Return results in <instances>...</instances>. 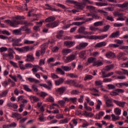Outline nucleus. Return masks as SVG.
Listing matches in <instances>:
<instances>
[{"mask_svg": "<svg viewBox=\"0 0 128 128\" xmlns=\"http://www.w3.org/2000/svg\"><path fill=\"white\" fill-rule=\"evenodd\" d=\"M72 50L70 49H63L62 50V54L63 56H66V54H68L70 52H72Z\"/></svg>", "mask_w": 128, "mask_h": 128, "instance_id": "obj_23", "label": "nucleus"}, {"mask_svg": "<svg viewBox=\"0 0 128 128\" xmlns=\"http://www.w3.org/2000/svg\"><path fill=\"white\" fill-rule=\"evenodd\" d=\"M55 61L56 59L54 58H50L48 59L46 62L48 64H51V62H54Z\"/></svg>", "mask_w": 128, "mask_h": 128, "instance_id": "obj_47", "label": "nucleus"}, {"mask_svg": "<svg viewBox=\"0 0 128 128\" xmlns=\"http://www.w3.org/2000/svg\"><path fill=\"white\" fill-rule=\"evenodd\" d=\"M119 16L120 18L116 19V20H125L126 18V16H124V18H122L124 16V14L122 13H119Z\"/></svg>", "mask_w": 128, "mask_h": 128, "instance_id": "obj_34", "label": "nucleus"}, {"mask_svg": "<svg viewBox=\"0 0 128 128\" xmlns=\"http://www.w3.org/2000/svg\"><path fill=\"white\" fill-rule=\"evenodd\" d=\"M114 42H116V44H124V40H120L118 39H116L114 40Z\"/></svg>", "mask_w": 128, "mask_h": 128, "instance_id": "obj_58", "label": "nucleus"}, {"mask_svg": "<svg viewBox=\"0 0 128 128\" xmlns=\"http://www.w3.org/2000/svg\"><path fill=\"white\" fill-rule=\"evenodd\" d=\"M8 90H6L2 92L0 94V98H4V96H6V94H8Z\"/></svg>", "mask_w": 128, "mask_h": 128, "instance_id": "obj_38", "label": "nucleus"}, {"mask_svg": "<svg viewBox=\"0 0 128 128\" xmlns=\"http://www.w3.org/2000/svg\"><path fill=\"white\" fill-rule=\"evenodd\" d=\"M114 102L116 104V106H120V108H124V104H126L125 102H122L120 101H118L116 100H113Z\"/></svg>", "mask_w": 128, "mask_h": 128, "instance_id": "obj_17", "label": "nucleus"}, {"mask_svg": "<svg viewBox=\"0 0 128 128\" xmlns=\"http://www.w3.org/2000/svg\"><path fill=\"white\" fill-rule=\"evenodd\" d=\"M116 6L122 8L119 10L120 12H126V10H128V2H124L122 4H116Z\"/></svg>", "mask_w": 128, "mask_h": 128, "instance_id": "obj_4", "label": "nucleus"}, {"mask_svg": "<svg viewBox=\"0 0 128 128\" xmlns=\"http://www.w3.org/2000/svg\"><path fill=\"white\" fill-rule=\"evenodd\" d=\"M20 42H22L21 38H12V46H22V44H18Z\"/></svg>", "mask_w": 128, "mask_h": 128, "instance_id": "obj_8", "label": "nucleus"}, {"mask_svg": "<svg viewBox=\"0 0 128 128\" xmlns=\"http://www.w3.org/2000/svg\"><path fill=\"white\" fill-rule=\"evenodd\" d=\"M61 68L62 70L65 72H70V70H72V66H61Z\"/></svg>", "mask_w": 128, "mask_h": 128, "instance_id": "obj_30", "label": "nucleus"}, {"mask_svg": "<svg viewBox=\"0 0 128 128\" xmlns=\"http://www.w3.org/2000/svg\"><path fill=\"white\" fill-rule=\"evenodd\" d=\"M46 84H48V86L46 85V84H40L39 86H43L44 88H47V90H52V81L50 80H48L46 81Z\"/></svg>", "mask_w": 128, "mask_h": 128, "instance_id": "obj_5", "label": "nucleus"}, {"mask_svg": "<svg viewBox=\"0 0 128 128\" xmlns=\"http://www.w3.org/2000/svg\"><path fill=\"white\" fill-rule=\"evenodd\" d=\"M83 38H86L87 40H94V36H84Z\"/></svg>", "mask_w": 128, "mask_h": 128, "instance_id": "obj_52", "label": "nucleus"}, {"mask_svg": "<svg viewBox=\"0 0 128 128\" xmlns=\"http://www.w3.org/2000/svg\"><path fill=\"white\" fill-rule=\"evenodd\" d=\"M118 46H118V44H110L108 45L109 48H118Z\"/></svg>", "mask_w": 128, "mask_h": 128, "instance_id": "obj_64", "label": "nucleus"}, {"mask_svg": "<svg viewBox=\"0 0 128 128\" xmlns=\"http://www.w3.org/2000/svg\"><path fill=\"white\" fill-rule=\"evenodd\" d=\"M96 58L94 57H90L88 58L87 62H88V64H94V62H96Z\"/></svg>", "mask_w": 128, "mask_h": 128, "instance_id": "obj_27", "label": "nucleus"}, {"mask_svg": "<svg viewBox=\"0 0 128 128\" xmlns=\"http://www.w3.org/2000/svg\"><path fill=\"white\" fill-rule=\"evenodd\" d=\"M18 62L19 63V66H20V70H26V68H25L24 66V64H24V62L23 61H18Z\"/></svg>", "mask_w": 128, "mask_h": 128, "instance_id": "obj_43", "label": "nucleus"}, {"mask_svg": "<svg viewBox=\"0 0 128 128\" xmlns=\"http://www.w3.org/2000/svg\"><path fill=\"white\" fill-rule=\"evenodd\" d=\"M86 100L87 101V102L88 103H89L90 106H94V102L92 101H91L90 99V98H88L86 99Z\"/></svg>", "mask_w": 128, "mask_h": 128, "instance_id": "obj_54", "label": "nucleus"}, {"mask_svg": "<svg viewBox=\"0 0 128 128\" xmlns=\"http://www.w3.org/2000/svg\"><path fill=\"white\" fill-rule=\"evenodd\" d=\"M114 74V72H110L108 73L107 74L106 76H102V78H108L109 76H112Z\"/></svg>", "mask_w": 128, "mask_h": 128, "instance_id": "obj_59", "label": "nucleus"}, {"mask_svg": "<svg viewBox=\"0 0 128 128\" xmlns=\"http://www.w3.org/2000/svg\"><path fill=\"white\" fill-rule=\"evenodd\" d=\"M32 90H34V92H38V86L33 84L32 86Z\"/></svg>", "mask_w": 128, "mask_h": 128, "instance_id": "obj_62", "label": "nucleus"}, {"mask_svg": "<svg viewBox=\"0 0 128 128\" xmlns=\"http://www.w3.org/2000/svg\"><path fill=\"white\" fill-rule=\"evenodd\" d=\"M115 92L118 94H118H124V89L118 88L115 90Z\"/></svg>", "mask_w": 128, "mask_h": 128, "instance_id": "obj_53", "label": "nucleus"}, {"mask_svg": "<svg viewBox=\"0 0 128 128\" xmlns=\"http://www.w3.org/2000/svg\"><path fill=\"white\" fill-rule=\"evenodd\" d=\"M84 108L86 110H88L89 112H92V108L88 106V104L86 102L84 103Z\"/></svg>", "mask_w": 128, "mask_h": 128, "instance_id": "obj_46", "label": "nucleus"}, {"mask_svg": "<svg viewBox=\"0 0 128 128\" xmlns=\"http://www.w3.org/2000/svg\"><path fill=\"white\" fill-rule=\"evenodd\" d=\"M75 54H70V56H67L66 59V62H72L76 58Z\"/></svg>", "mask_w": 128, "mask_h": 128, "instance_id": "obj_14", "label": "nucleus"}, {"mask_svg": "<svg viewBox=\"0 0 128 128\" xmlns=\"http://www.w3.org/2000/svg\"><path fill=\"white\" fill-rule=\"evenodd\" d=\"M110 25H106L104 27L103 29L100 28V30H99V31L101 32H108V30H110Z\"/></svg>", "mask_w": 128, "mask_h": 128, "instance_id": "obj_20", "label": "nucleus"}, {"mask_svg": "<svg viewBox=\"0 0 128 128\" xmlns=\"http://www.w3.org/2000/svg\"><path fill=\"white\" fill-rule=\"evenodd\" d=\"M56 20V17L50 16L45 20L46 22H54Z\"/></svg>", "mask_w": 128, "mask_h": 128, "instance_id": "obj_22", "label": "nucleus"}, {"mask_svg": "<svg viewBox=\"0 0 128 128\" xmlns=\"http://www.w3.org/2000/svg\"><path fill=\"white\" fill-rule=\"evenodd\" d=\"M71 94H80V92L77 90H72L70 92Z\"/></svg>", "mask_w": 128, "mask_h": 128, "instance_id": "obj_63", "label": "nucleus"}, {"mask_svg": "<svg viewBox=\"0 0 128 128\" xmlns=\"http://www.w3.org/2000/svg\"><path fill=\"white\" fill-rule=\"evenodd\" d=\"M87 8H88V10H90V12H96V7L94 6H86Z\"/></svg>", "mask_w": 128, "mask_h": 128, "instance_id": "obj_50", "label": "nucleus"}, {"mask_svg": "<svg viewBox=\"0 0 128 128\" xmlns=\"http://www.w3.org/2000/svg\"><path fill=\"white\" fill-rule=\"evenodd\" d=\"M14 48L16 50H17V52H26L30 50V47L28 46H26L22 48L14 47Z\"/></svg>", "mask_w": 128, "mask_h": 128, "instance_id": "obj_9", "label": "nucleus"}, {"mask_svg": "<svg viewBox=\"0 0 128 128\" xmlns=\"http://www.w3.org/2000/svg\"><path fill=\"white\" fill-rule=\"evenodd\" d=\"M64 32L62 30L59 31L56 34L57 38H61L62 36V34H64Z\"/></svg>", "mask_w": 128, "mask_h": 128, "instance_id": "obj_35", "label": "nucleus"}, {"mask_svg": "<svg viewBox=\"0 0 128 128\" xmlns=\"http://www.w3.org/2000/svg\"><path fill=\"white\" fill-rule=\"evenodd\" d=\"M85 27H80L78 30V34H83L86 35V31Z\"/></svg>", "mask_w": 128, "mask_h": 128, "instance_id": "obj_18", "label": "nucleus"}, {"mask_svg": "<svg viewBox=\"0 0 128 128\" xmlns=\"http://www.w3.org/2000/svg\"><path fill=\"white\" fill-rule=\"evenodd\" d=\"M106 42L104 41L100 42L98 43H97L95 45L94 48H102L104 46H106Z\"/></svg>", "mask_w": 128, "mask_h": 128, "instance_id": "obj_16", "label": "nucleus"}, {"mask_svg": "<svg viewBox=\"0 0 128 128\" xmlns=\"http://www.w3.org/2000/svg\"><path fill=\"white\" fill-rule=\"evenodd\" d=\"M106 56L107 58H116V54L112 52H108L106 54Z\"/></svg>", "mask_w": 128, "mask_h": 128, "instance_id": "obj_13", "label": "nucleus"}, {"mask_svg": "<svg viewBox=\"0 0 128 128\" xmlns=\"http://www.w3.org/2000/svg\"><path fill=\"white\" fill-rule=\"evenodd\" d=\"M64 84H72L75 88H84V84H76V82L75 80H67L64 81Z\"/></svg>", "mask_w": 128, "mask_h": 128, "instance_id": "obj_3", "label": "nucleus"}, {"mask_svg": "<svg viewBox=\"0 0 128 128\" xmlns=\"http://www.w3.org/2000/svg\"><path fill=\"white\" fill-rule=\"evenodd\" d=\"M84 56H86V51L84 50H83L79 53V58H83L84 60L86 58Z\"/></svg>", "mask_w": 128, "mask_h": 128, "instance_id": "obj_37", "label": "nucleus"}, {"mask_svg": "<svg viewBox=\"0 0 128 128\" xmlns=\"http://www.w3.org/2000/svg\"><path fill=\"white\" fill-rule=\"evenodd\" d=\"M64 44H65L67 48H72L76 44V42L72 41H64Z\"/></svg>", "mask_w": 128, "mask_h": 128, "instance_id": "obj_12", "label": "nucleus"}, {"mask_svg": "<svg viewBox=\"0 0 128 128\" xmlns=\"http://www.w3.org/2000/svg\"><path fill=\"white\" fill-rule=\"evenodd\" d=\"M0 34H6V36H10V33L6 30L1 31Z\"/></svg>", "mask_w": 128, "mask_h": 128, "instance_id": "obj_57", "label": "nucleus"}, {"mask_svg": "<svg viewBox=\"0 0 128 128\" xmlns=\"http://www.w3.org/2000/svg\"><path fill=\"white\" fill-rule=\"evenodd\" d=\"M30 98L31 100H33L34 102L40 101V98L35 96H30Z\"/></svg>", "mask_w": 128, "mask_h": 128, "instance_id": "obj_29", "label": "nucleus"}, {"mask_svg": "<svg viewBox=\"0 0 128 128\" xmlns=\"http://www.w3.org/2000/svg\"><path fill=\"white\" fill-rule=\"evenodd\" d=\"M58 104L61 106H64V104H66V101L64 100H60L58 102Z\"/></svg>", "mask_w": 128, "mask_h": 128, "instance_id": "obj_60", "label": "nucleus"}, {"mask_svg": "<svg viewBox=\"0 0 128 128\" xmlns=\"http://www.w3.org/2000/svg\"><path fill=\"white\" fill-rule=\"evenodd\" d=\"M93 76L92 75H86L84 78V80H92Z\"/></svg>", "mask_w": 128, "mask_h": 128, "instance_id": "obj_56", "label": "nucleus"}, {"mask_svg": "<svg viewBox=\"0 0 128 128\" xmlns=\"http://www.w3.org/2000/svg\"><path fill=\"white\" fill-rule=\"evenodd\" d=\"M96 86H98V88H102V80H96L94 82Z\"/></svg>", "mask_w": 128, "mask_h": 128, "instance_id": "obj_25", "label": "nucleus"}, {"mask_svg": "<svg viewBox=\"0 0 128 128\" xmlns=\"http://www.w3.org/2000/svg\"><path fill=\"white\" fill-rule=\"evenodd\" d=\"M59 24L60 21L56 20L54 22L46 24V26L47 28H56V26H58Z\"/></svg>", "mask_w": 128, "mask_h": 128, "instance_id": "obj_6", "label": "nucleus"}, {"mask_svg": "<svg viewBox=\"0 0 128 128\" xmlns=\"http://www.w3.org/2000/svg\"><path fill=\"white\" fill-rule=\"evenodd\" d=\"M34 41H30L28 40H24V44H34Z\"/></svg>", "mask_w": 128, "mask_h": 128, "instance_id": "obj_51", "label": "nucleus"}, {"mask_svg": "<svg viewBox=\"0 0 128 128\" xmlns=\"http://www.w3.org/2000/svg\"><path fill=\"white\" fill-rule=\"evenodd\" d=\"M66 90V88L65 86H62L60 88H58L56 90V94H64V92Z\"/></svg>", "mask_w": 128, "mask_h": 128, "instance_id": "obj_10", "label": "nucleus"}, {"mask_svg": "<svg viewBox=\"0 0 128 128\" xmlns=\"http://www.w3.org/2000/svg\"><path fill=\"white\" fill-rule=\"evenodd\" d=\"M70 121V119L68 118H64L63 120H60L59 122L60 124H68Z\"/></svg>", "mask_w": 128, "mask_h": 128, "instance_id": "obj_32", "label": "nucleus"}, {"mask_svg": "<svg viewBox=\"0 0 128 128\" xmlns=\"http://www.w3.org/2000/svg\"><path fill=\"white\" fill-rule=\"evenodd\" d=\"M64 82V78H60L59 80L55 81L56 86H60Z\"/></svg>", "mask_w": 128, "mask_h": 128, "instance_id": "obj_24", "label": "nucleus"}, {"mask_svg": "<svg viewBox=\"0 0 128 128\" xmlns=\"http://www.w3.org/2000/svg\"><path fill=\"white\" fill-rule=\"evenodd\" d=\"M46 100H47L48 102H54V98L52 96H49V97L46 98Z\"/></svg>", "mask_w": 128, "mask_h": 128, "instance_id": "obj_41", "label": "nucleus"}, {"mask_svg": "<svg viewBox=\"0 0 128 128\" xmlns=\"http://www.w3.org/2000/svg\"><path fill=\"white\" fill-rule=\"evenodd\" d=\"M56 74H62V76L66 74V72L62 70V69L60 68H57L56 69Z\"/></svg>", "mask_w": 128, "mask_h": 128, "instance_id": "obj_26", "label": "nucleus"}, {"mask_svg": "<svg viewBox=\"0 0 128 128\" xmlns=\"http://www.w3.org/2000/svg\"><path fill=\"white\" fill-rule=\"evenodd\" d=\"M12 20H5V22H6L12 28H18V24H28V21L21 20H26L24 16H20V15L16 16L13 17Z\"/></svg>", "mask_w": 128, "mask_h": 128, "instance_id": "obj_1", "label": "nucleus"}, {"mask_svg": "<svg viewBox=\"0 0 128 128\" xmlns=\"http://www.w3.org/2000/svg\"><path fill=\"white\" fill-rule=\"evenodd\" d=\"M124 56V52H120L117 55V58L118 60H122V57Z\"/></svg>", "mask_w": 128, "mask_h": 128, "instance_id": "obj_48", "label": "nucleus"}, {"mask_svg": "<svg viewBox=\"0 0 128 128\" xmlns=\"http://www.w3.org/2000/svg\"><path fill=\"white\" fill-rule=\"evenodd\" d=\"M120 31L118 30L116 32H114L110 36H109V38H118V36H120Z\"/></svg>", "mask_w": 128, "mask_h": 128, "instance_id": "obj_15", "label": "nucleus"}, {"mask_svg": "<svg viewBox=\"0 0 128 128\" xmlns=\"http://www.w3.org/2000/svg\"><path fill=\"white\" fill-rule=\"evenodd\" d=\"M114 68V66L112 64L106 66V72H110V70H112Z\"/></svg>", "mask_w": 128, "mask_h": 128, "instance_id": "obj_49", "label": "nucleus"}, {"mask_svg": "<svg viewBox=\"0 0 128 128\" xmlns=\"http://www.w3.org/2000/svg\"><path fill=\"white\" fill-rule=\"evenodd\" d=\"M104 64V63H102V62H100V61H95V62L92 64L93 66H100Z\"/></svg>", "mask_w": 128, "mask_h": 128, "instance_id": "obj_28", "label": "nucleus"}, {"mask_svg": "<svg viewBox=\"0 0 128 128\" xmlns=\"http://www.w3.org/2000/svg\"><path fill=\"white\" fill-rule=\"evenodd\" d=\"M84 22H74L72 23V26L74 24V26H82V24H84Z\"/></svg>", "mask_w": 128, "mask_h": 128, "instance_id": "obj_55", "label": "nucleus"}, {"mask_svg": "<svg viewBox=\"0 0 128 128\" xmlns=\"http://www.w3.org/2000/svg\"><path fill=\"white\" fill-rule=\"evenodd\" d=\"M111 116L112 117V120L113 122H116V120H118L120 118V116H116L114 114H112Z\"/></svg>", "mask_w": 128, "mask_h": 128, "instance_id": "obj_36", "label": "nucleus"}, {"mask_svg": "<svg viewBox=\"0 0 128 128\" xmlns=\"http://www.w3.org/2000/svg\"><path fill=\"white\" fill-rule=\"evenodd\" d=\"M102 104V101L100 100H98V104L96 106V110H100V106Z\"/></svg>", "mask_w": 128, "mask_h": 128, "instance_id": "obj_45", "label": "nucleus"}, {"mask_svg": "<svg viewBox=\"0 0 128 128\" xmlns=\"http://www.w3.org/2000/svg\"><path fill=\"white\" fill-rule=\"evenodd\" d=\"M26 58V62H32V60H34V58L32 55H28Z\"/></svg>", "mask_w": 128, "mask_h": 128, "instance_id": "obj_42", "label": "nucleus"}, {"mask_svg": "<svg viewBox=\"0 0 128 128\" xmlns=\"http://www.w3.org/2000/svg\"><path fill=\"white\" fill-rule=\"evenodd\" d=\"M66 2H68L69 4H76V6L78 10H84V6H86V2H82L78 3L77 2L74 1V0H67Z\"/></svg>", "mask_w": 128, "mask_h": 128, "instance_id": "obj_2", "label": "nucleus"}, {"mask_svg": "<svg viewBox=\"0 0 128 128\" xmlns=\"http://www.w3.org/2000/svg\"><path fill=\"white\" fill-rule=\"evenodd\" d=\"M94 26H104V21H99L94 24Z\"/></svg>", "mask_w": 128, "mask_h": 128, "instance_id": "obj_33", "label": "nucleus"}, {"mask_svg": "<svg viewBox=\"0 0 128 128\" xmlns=\"http://www.w3.org/2000/svg\"><path fill=\"white\" fill-rule=\"evenodd\" d=\"M45 6L47 7V8H46L45 10H52V12H62V10H60V9L52 8V6L49 5L48 4H45Z\"/></svg>", "mask_w": 128, "mask_h": 128, "instance_id": "obj_11", "label": "nucleus"}, {"mask_svg": "<svg viewBox=\"0 0 128 128\" xmlns=\"http://www.w3.org/2000/svg\"><path fill=\"white\" fill-rule=\"evenodd\" d=\"M112 100H106V106H107V108H112V107H114V104H112Z\"/></svg>", "mask_w": 128, "mask_h": 128, "instance_id": "obj_19", "label": "nucleus"}, {"mask_svg": "<svg viewBox=\"0 0 128 128\" xmlns=\"http://www.w3.org/2000/svg\"><path fill=\"white\" fill-rule=\"evenodd\" d=\"M88 46V42H83L80 43L78 45L76 46V50H84V48H86Z\"/></svg>", "mask_w": 128, "mask_h": 128, "instance_id": "obj_7", "label": "nucleus"}, {"mask_svg": "<svg viewBox=\"0 0 128 128\" xmlns=\"http://www.w3.org/2000/svg\"><path fill=\"white\" fill-rule=\"evenodd\" d=\"M23 88L26 92H32V90L30 88L29 86L28 85H23Z\"/></svg>", "mask_w": 128, "mask_h": 128, "instance_id": "obj_40", "label": "nucleus"}, {"mask_svg": "<svg viewBox=\"0 0 128 128\" xmlns=\"http://www.w3.org/2000/svg\"><path fill=\"white\" fill-rule=\"evenodd\" d=\"M38 94H39L41 98H44L45 96H48V94L44 92H42L39 93H38Z\"/></svg>", "mask_w": 128, "mask_h": 128, "instance_id": "obj_31", "label": "nucleus"}, {"mask_svg": "<svg viewBox=\"0 0 128 128\" xmlns=\"http://www.w3.org/2000/svg\"><path fill=\"white\" fill-rule=\"evenodd\" d=\"M66 74V76H70L72 78H78V75H76L72 73H70V74L68 73V74Z\"/></svg>", "mask_w": 128, "mask_h": 128, "instance_id": "obj_44", "label": "nucleus"}, {"mask_svg": "<svg viewBox=\"0 0 128 128\" xmlns=\"http://www.w3.org/2000/svg\"><path fill=\"white\" fill-rule=\"evenodd\" d=\"M10 62L12 66H14V68H18V66L16 64V63L14 62V61H10Z\"/></svg>", "mask_w": 128, "mask_h": 128, "instance_id": "obj_61", "label": "nucleus"}, {"mask_svg": "<svg viewBox=\"0 0 128 128\" xmlns=\"http://www.w3.org/2000/svg\"><path fill=\"white\" fill-rule=\"evenodd\" d=\"M114 112L116 116H120L122 112V110L120 108H116L114 110Z\"/></svg>", "mask_w": 128, "mask_h": 128, "instance_id": "obj_39", "label": "nucleus"}, {"mask_svg": "<svg viewBox=\"0 0 128 128\" xmlns=\"http://www.w3.org/2000/svg\"><path fill=\"white\" fill-rule=\"evenodd\" d=\"M12 34L15 36H22V31H20V29H16V30H13Z\"/></svg>", "mask_w": 128, "mask_h": 128, "instance_id": "obj_21", "label": "nucleus"}]
</instances>
